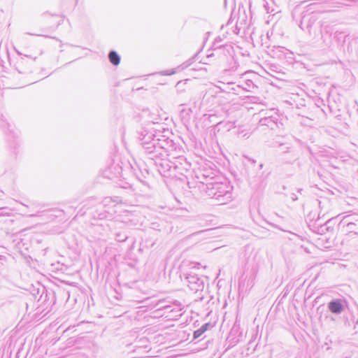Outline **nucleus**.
Wrapping results in <instances>:
<instances>
[{"label": "nucleus", "mask_w": 358, "mask_h": 358, "mask_svg": "<svg viewBox=\"0 0 358 358\" xmlns=\"http://www.w3.org/2000/svg\"><path fill=\"white\" fill-rule=\"evenodd\" d=\"M155 134L146 129H142L139 134L140 144L145 152L149 155L150 159L156 157H166L171 155L176 150V144L173 141L165 136L156 138Z\"/></svg>", "instance_id": "obj_1"}, {"label": "nucleus", "mask_w": 358, "mask_h": 358, "mask_svg": "<svg viewBox=\"0 0 358 358\" xmlns=\"http://www.w3.org/2000/svg\"><path fill=\"white\" fill-rule=\"evenodd\" d=\"M201 192L211 199H214L219 204L223 205L232 199L233 187L227 182H199L198 185Z\"/></svg>", "instance_id": "obj_2"}, {"label": "nucleus", "mask_w": 358, "mask_h": 358, "mask_svg": "<svg viewBox=\"0 0 358 358\" xmlns=\"http://www.w3.org/2000/svg\"><path fill=\"white\" fill-rule=\"evenodd\" d=\"M176 149L172 152L171 155L166 157H156L155 159H150L154 162V165L156 166L158 172L164 177H176L177 169H179L176 162H171L167 157H172L173 159H178L183 160V158L177 157L175 156L174 152Z\"/></svg>", "instance_id": "obj_3"}, {"label": "nucleus", "mask_w": 358, "mask_h": 358, "mask_svg": "<svg viewBox=\"0 0 358 358\" xmlns=\"http://www.w3.org/2000/svg\"><path fill=\"white\" fill-rule=\"evenodd\" d=\"M185 283L190 290L194 293L203 291L204 288V280L202 277H199L197 274L189 273L185 275L184 278Z\"/></svg>", "instance_id": "obj_4"}, {"label": "nucleus", "mask_w": 358, "mask_h": 358, "mask_svg": "<svg viewBox=\"0 0 358 358\" xmlns=\"http://www.w3.org/2000/svg\"><path fill=\"white\" fill-rule=\"evenodd\" d=\"M260 126H266L272 130L278 127V119L277 117L269 115L262 117L259 121Z\"/></svg>", "instance_id": "obj_5"}, {"label": "nucleus", "mask_w": 358, "mask_h": 358, "mask_svg": "<svg viewBox=\"0 0 358 358\" xmlns=\"http://www.w3.org/2000/svg\"><path fill=\"white\" fill-rule=\"evenodd\" d=\"M328 308L332 313L339 315L344 310V306L341 299H334L328 303Z\"/></svg>", "instance_id": "obj_6"}, {"label": "nucleus", "mask_w": 358, "mask_h": 358, "mask_svg": "<svg viewBox=\"0 0 358 358\" xmlns=\"http://www.w3.org/2000/svg\"><path fill=\"white\" fill-rule=\"evenodd\" d=\"M279 152L282 154H289L291 157L289 162L294 161L297 158V155L295 153V151L292 149V146L288 144L285 143H279L278 145Z\"/></svg>", "instance_id": "obj_7"}, {"label": "nucleus", "mask_w": 358, "mask_h": 358, "mask_svg": "<svg viewBox=\"0 0 358 358\" xmlns=\"http://www.w3.org/2000/svg\"><path fill=\"white\" fill-rule=\"evenodd\" d=\"M193 61H194V58L192 57V58L188 59L187 61L183 62L181 65L178 66L176 69H171V70H166V71H162V75H163V76L173 75L176 73L177 69L183 70V69L187 68L188 66H189L192 64Z\"/></svg>", "instance_id": "obj_8"}, {"label": "nucleus", "mask_w": 358, "mask_h": 358, "mask_svg": "<svg viewBox=\"0 0 358 358\" xmlns=\"http://www.w3.org/2000/svg\"><path fill=\"white\" fill-rule=\"evenodd\" d=\"M193 61H194V58L192 57V58L188 59L187 61L183 62L181 65L178 66L176 69H171V70H166V71H162V75H163V76L173 75L176 73L177 69L183 70V69L187 68L188 66H189L192 64Z\"/></svg>", "instance_id": "obj_9"}, {"label": "nucleus", "mask_w": 358, "mask_h": 358, "mask_svg": "<svg viewBox=\"0 0 358 358\" xmlns=\"http://www.w3.org/2000/svg\"><path fill=\"white\" fill-rule=\"evenodd\" d=\"M213 326L210 322L205 323L199 329L194 331L193 340H196L201 337L207 330Z\"/></svg>", "instance_id": "obj_10"}, {"label": "nucleus", "mask_w": 358, "mask_h": 358, "mask_svg": "<svg viewBox=\"0 0 358 358\" xmlns=\"http://www.w3.org/2000/svg\"><path fill=\"white\" fill-rule=\"evenodd\" d=\"M169 301H166L164 299L159 300L156 303L155 306H159V309L166 310L167 312H173L174 308H172V306L169 304Z\"/></svg>", "instance_id": "obj_11"}, {"label": "nucleus", "mask_w": 358, "mask_h": 358, "mask_svg": "<svg viewBox=\"0 0 358 358\" xmlns=\"http://www.w3.org/2000/svg\"><path fill=\"white\" fill-rule=\"evenodd\" d=\"M108 59L110 62L114 66H117L120 62V57L115 50L110 51Z\"/></svg>", "instance_id": "obj_12"}, {"label": "nucleus", "mask_w": 358, "mask_h": 358, "mask_svg": "<svg viewBox=\"0 0 358 358\" xmlns=\"http://www.w3.org/2000/svg\"><path fill=\"white\" fill-rule=\"evenodd\" d=\"M129 236L125 230L115 232V240L118 242H124Z\"/></svg>", "instance_id": "obj_13"}, {"label": "nucleus", "mask_w": 358, "mask_h": 358, "mask_svg": "<svg viewBox=\"0 0 358 358\" xmlns=\"http://www.w3.org/2000/svg\"><path fill=\"white\" fill-rule=\"evenodd\" d=\"M187 80H185V81H179L177 83V84L176 85V90L178 93H181V92H185L186 91V84H187Z\"/></svg>", "instance_id": "obj_14"}, {"label": "nucleus", "mask_w": 358, "mask_h": 358, "mask_svg": "<svg viewBox=\"0 0 358 358\" xmlns=\"http://www.w3.org/2000/svg\"><path fill=\"white\" fill-rule=\"evenodd\" d=\"M238 87H241L242 89L246 90V91H251L252 89H253L255 85H254L253 82L251 80H247L245 82L244 86L238 85Z\"/></svg>", "instance_id": "obj_15"}, {"label": "nucleus", "mask_w": 358, "mask_h": 358, "mask_svg": "<svg viewBox=\"0 0 358 358\" xmlns=\"http://www.w3.org/2000/svg\"><path fill=\"white\" fill-rule=\"evenodd\" d=\"M347 227V231H348L349 232H352L355 231V229H358V222L356 223L352 221H349L346 224L345 227Z\"/></svg>", "instance_id": "obj_16"}, {"label": "nucleus", "mask_w": 358, "mask_h": 358, "mask_svg": "<svg viewBox=\"0 0 358 358\" xmlns=\"http://www.w3.org/2000/svg\"><path fill=\"white\" fill-rule=\"evenodd\" d=\"M169 303L172 306V308H174L173 312L178 313L181 310L182 304L180 301H169Z\"/></svg>", "instance_id": "obj_17"}, {"label": "nucleus", "mask_w": 358, "mask_h": 358, "mask_svg": "<svg viewBox=\"0 0 358 358\" xmlns=\"http://www.w3.org/2000/svg\"><path fill=\"white\" fill-rule=\"evenodd\" d=\"M290 198L293 201H295L298 199V197L295 193H292L290 194Z\"/></svg>", "instance_id": "obj_18"}, {"label": "nucleus", "mask_w": 358, "mask_h": 358, "mask_svg": "<svg viewBox=\"0 0 358 358\" xmlns=\"http://www.w3.org/2000/svg\"><path fill=\"white\" fill-rule=\"evenodd\" d=\"M110 201H112V199L109 197L105 198L103 201L104 205L108 204Z\"/></svg>", "instance_id": "obj_19"}, {"label": "nucleus", "mask_w": 358, "mask_h": 358, "mask_svg": "<svg viewBox=\"0 0 358 358\" xmlns=\"http://www.w3.org/2000/svg\"><path fill=\"white\" fill-rule=\"evenodd\" d=\"M5 209L6 208H0V216H4L8 215V213L3 212Z\"/></svg>", "instance_id": "obj_20"}, {"label": "nucleus", "mask_w": 358, "mask_h": 358, "mask_svg": "<svg viewBox=\"0 0 358 358\" xmlns=\"http://www.w3.org/2000/svg\"><path fill=\"white\" fill-rule=\"evenodd\" d=\"M305 20V17H303V20L301 22L300 24H299V27L301 29L304 30L305 29L303 28V20Z\"/></svg>", "instance_id": "obj_21"}, {"label": "nucleus", "mask_w": 358, "mask_h": 358, "mask_svg": "<svg viewBox=\"0 0 358 358\" xmlns=\"http://www.w3.org/2000/svg\"><path fill=\"white\" fill-rule=\"evenodd\" d=\"M311 25L310 24H307L306 26V29L308 30V31H310L309 29L310 28Z\"/></svg>", "instance_id": "obj_22"}, {"label": "nucleus", "mask_w": 358, "mask_h": 358, "mask_svg": "<svg viewBox=\"0 0 358 358\" xmlns=\"http://www.w3.org/2000/svg\"><path fill=\"white\" fill-rule=\"evenodd\" d=\"M331 220H329L326 223L325 225H327L330 222Z\"/></svg>", "instance_id": "obj_23"}, {"label": "nucleus", "mask_w": 358, "mask_h": 358, "mask_svg": "<svg viewBox=\"0 0 358 358\" xmlns=\"http://www.w3.org/2000/svg\"><path fill=\"white\" fill-rule=\"evenodd\" d=\"M302 191V189H299L298 192H301Z\"/></svg>", "instance_id": "obj_24"}, {"label": "nucleus", "mask_w": 358, "mask_h": 358, "mask_svg": "<svg viewBox=\"0 0 358 358\" xmlns=\"http://www.w3.org/2000/svg\"><path fill=\"white\" fill-rule=\"evenodd\" d=\"M264 7H265V8H266V9L267 10V12L268 13L269 11H268V9H267V8H266V5H264Z\"/></svg>", "instance_id": "obj_25"}, {"label": "nucleus", "mask_w": 358, "mask_h": 358, "mask_svg": "<svg viewBox=\"0 0 358 358\" xmlns=\"http://www.w3.org/2000/svg\"><path fill=\"white\" fill-rule=\"evenodd\" d=\"M117 224L123 225V224L122 222H119V223H117Z\"/></svg>", "instance_id": "obj_26"}]
</instances>
